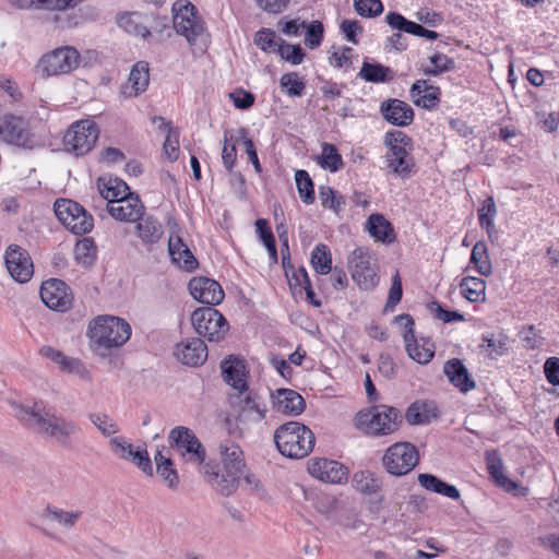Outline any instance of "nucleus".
Listing matches in <instances>:
<instances>
[{
	"mask_svg": "<svg viewBox=\"0 0 559 559\" xmlns=\"http://www.w3.org/2000/svg\"><path fill=\"white\" fill-rule=\"evenodd\" d=\"M15 416L36 433L49 438L62 447L71 444L72 439L80 432V426L64 416L47 409L43 402L32 406L12 404Z\"/></svg>",
	"mask_w": 559,
	"mask_h": 559,
	"instance_id": "obj_1",
	"label": "nucleus"
},
{
	"mask_svg": "<svg viewBox=\"0 0 559 559\" xmlns=\"http://www.w3.org/2000/svg\"><path fill=\"white\" fill-rule=\"evenodd\" d=\"M278 452L288 459H304L316 443L314 433L299 421H287L278 426L273 435Z\"/></svg>",
	"mask_w": 559,
	"mask_h": 559,
	"instance_id": "obj_2",
	"label": "nucleus"
},
{
	"mask_svg": "<svg viewBox=\"0 0 559 559\" xmlns=\"http://www.w3.org/2000/svg\"><path fill=\"white\" fill-rule=\"evenodd\" d=\"M87 336L97 348H117L130 338L131 326L118 317L99 316L90 322Z\"/></svg>",
	"mask_w": 559,
	"mask_h": 559,
	"instance_id": "obj_3",
	"label": "nucleus"
},
{
	"mask_svg": "<svg viewBox=\"0 0 559 559\" xmlns=\"http://www.w3.org/2000/svg\"><path fill=\"white\" fill-rule=\"evenodd\" d=\"M384 143L388 146L385 155L388 168L396 176L405 179L413 174L415 163L411 155L412 140L403 131L386 132Z\"/></svg>",
	"mask_w": 559,
	"mask_h": 559,
	"instance_id": "obj_4",
	"label": "nucleus"
},
{
	"mask_svg": "<svg viewBox=\"0 0 559 559\" xmlns=\"http://www.w3.org/2000/svg\"><path fill=\"white\" fill-rule=\"evenodd\" d=\"M401 423L399 409L386 405H377L357 414V426L368 435L385 436L397 430Z\"/></svg>",
	"mask_w": 559,
	"mask_h": 559,
	"instance_id": "obj_5",
	"label": "nucleus"
},
{
	"mask_svg": "<svg viewBox=\"0 0 559 559\" xmlns=\"http://www.w3.org/2000/svg\"><path fill=\"white\" fill-rule=\"evenodd\" d=\"M168 442L185 462L200 468L205 464L206 450L190 428L186 426L173 428L168 433Z\"/></svg>",
	"mask_w": 559,
	"mask_h": 559,
	"instance_id": "obj_6",
	"label": "nucleus"
},
{
	"mask_svg": "<svg viewBox=\"0 0 559 559\" xmlns=\"http://www.w3.org/2000/svg\"><path fill=\"white\" fill-rule=\"evenodd\" d=\"M99 129L92 119L73 122L63 136L64 151L75 156H83L95 145Z\"/></svg>",
	"mask_w": 559,
	"mask_h": 559,
	"instance_id": "obj_7",
	"label": "nucleus"
},
{
	"mask_svg": "<svg viewBox=\"0 0 559 559\" xmlns=\"http://www.w3.org/2000/svg\"><path fill=\"white\" fill-rule=\"evenodd\" d=\"M191 322L195 332L211 343L222 342L229 324L225 317L213 307H202L191 314Z\"/></svg>",
	"mask_w": 559,
	"mask_h": 559,
	"instance_id": "obj_8",
	"label": "nucleus"
},
{
	"mask_svg": "<svg viewBox=\"0 0 559 559\" xmlns=\"http://www.w3.org/2000/svg\"><path fill=\"white\" fill-rule=\"evenodd\" d=\"M53 210L59 222L74 235H84L93 229V216L78 202L59 199Z\"/></svg>",
	"mask_w": 559,
	"mask_h": 559,
	"instance_id": "obj_9",
	"label": "nucleus"
},
{
	"mask_svg": "<svg viewBox=\"0 0 559 559\" xmlns=\"http://www.w3.org/2000/svg\"><path fill=\"white\" fill-rule=\"evenodd\" d=\"M0 140L24 150H33L37 145L28 122L23 117L12 114L0 118Z\"/></svg>",
	"mask_w": 559,
	"mask_h": 559,
	"instance_id": "obj_10",
	"label": "nucleus"
},
{
	"mask_svg": "<svg viewBox=\"0 0 559 559\" xmlns=\"http://www.w3.org/2000/svg\"><path fill=\"white\" fill-rule=\"evenodd\" d=\"M419 462L416 447L409 442H396L389 447L382 457L386 472L394 476L408 474Z\"/></svg>",
	"mask_w": 559,
	"mask_h": 559,
	"instance_id": "obj_11",
	"label": "nucleus"
},
{
	"mask_svg": "<svg viewBox=\"0 0 559 559\" xmlns=\"http://www.w3.org/2000/svg\"><path fill=\"white\" fill-rule=\"evenodd\" d=\"M174 28L193 44L204 32V23L198 15L195 7L188 1H176L173 4Z\"/></svg>",
	"mask_w": 559,
	"mask_h": 559,
	"instance_id": "obj_12",
	"label": "nucleus"
},
{
	"mask_svg": "<svg viewBox=\"0 0 559 559\" xmlns=\"http://www.w3.org/2000/svg\"><path fill=\"white\" fill-rule=\"evenodd\" d=\"M79 63V51L71 46H64L44 55L38 68L46 76H52L68 74L76 69Z\"/></svg>",
	"mask_w": 559,
	"mask_h": 559,
	"instance_id": "obj_13",
	"label": "nucleus"
},
{
	"mask_svg": "<svg viewBox=\"0 0 559 559\" xmlns=\"http://www.w3.org/2000/svg\"><path fill=\"white\" fill-rule=\"evenodd\" d=\"M348 266L353 281L365 290L372 289L378 284L376 267L371 263V255L365 248L355 249L348 257Z\"/></svg>",
	"mask_w": 559,
	"mask_h": 559,
	"instance_id": "obj_14",
	"label": "nucleus"
},
{
	"mask_svg": "<svg viewBox=\"0 0 559 559\" xmlns=\"http://www.w3.org/2000/svg\"><path fill=\"white\" fill-rule=\"evenodd\" d=\"M396 321L402 322L405 331L403 338L408 356L418 364H428L435 356V345L429 340H423L421 343L415 337V322L409 314H400L395 317Z\"/></svg>",
	"mask_w": 559,
	"mask_h": 559,
	"instance_id": "obj_15",
	"label": "nucleus"
},
{
	"mask_svg": "<svg viewBox=\"0 0 559 559\" xmlns=\"http://www.w3.org/2000/svg\"><path fill=\"white\" fill-rule=\"evenodd\" d=\"M200 473L215 491L226 497L236 491L242 475L233 471L221 469L217 464L211 462L202 465Z\"/></svg>",
	"mask_w": 559,
	"mask_h": 559,
	"instance_id": "obj_16",
	"label": "nucleus"
},
{
	"mask_svg": "<svg viewBox=\"0 0 559 559\" xmlns=\"http://www.w3.org/2000/svg\"><path fill=\"white\" fill-rule=\"evenodd\" d=\"M40 298L49 309L59 312L68 311L73 302L69 286L58 278H50L41 284Z\"/></svg>",
	"mask_w": 559,
	"mask_h": 559,
	"instance_id": "obj_17",
	"label": "nucleus"
},
{
	"mask_svg": "<svg viewBox=\"0 0 559 559\" xmlns=\"http://www.w3.org/2000/svg\"><path fill=\"white\" fill-rule=\"evenodd\" d=\"M5 266L13 280L26 283L34 273V266L27 250L17 245H10L4 254Z\"/></svg>",
	"mask_w": 559,
	"mask_h": 559,
	"instance_id": "obj_18",
	"label": "nucleus"
},
{
	"mask_svg": "<svg viewBox=\"0 0 559 559\" xmlns=\"http://www.w3.org/2000/svg\"><path fill=\"white\" fill-rule=\"evenodd\" d=\"M139 14H127L119 19V25L128 33L142 37L148 44H159L163 41V32L168 28L166 20H154L155 25L148 28L146 25L140 23Z\"/></svg>",
	"mask_w": 559,
	"mask_h": 559,
	"instance_id": "obj_19",
	"label": "nucleus"
},
{
	"mask_svg": "<svg viewBox=\"0 0 559 559\" xmlns=\"http://www.w3.org/2000/svg\"><path fill=\"white\" fill-rule=\"evenodd\" d=\"M139 14H127L119 19V25L128 33L142 37L148 44H159L163 41V32L168 28L166 20H154L155 25L148 28L146 25L140 23Z\"/></svg>",
	"mask_w": 559,
	"mask_h": 559,
	"instance_id": "obj_20",
	"label": "nucleus"
},
{
	"mask_svg": "<svg viewBox=\"0 0 559 559\" xmlns=\"http://www.w3.org/2000/svg\"><path fill=\"white\" fill-rule=\"evenodd\" d=\"M107 212L112 218L119 222L134 223L138 222L145 212V206L140 197L135 193L114 200L106 204Z\"/></svg>",
	"mask_w": 559,
	"mask_h": 559,
	"instance_id": "obj_21",
	"label": "nucleus"
},
{
	"mask_svg": "<svg viewBox=\"0 0 559 559\" xmlns=\"http://www.w3.org/2000/svg\"><path fill=\"white\" fill-rule=\"evenodd\" d=\"M191 296L206 307L221 304L225 297L222 286L209 277H194L189 282Z\"/></svg>",
	"mask_w": 559,
	"mask_h": 559,
	"instance_id": "obj_22",
	"label": "nucleus"
},
{
	"mask_svg": "<svg viewBox=\"0 0 559 559\" xmlns=\"http://www.w3.org/2000/svg\"><path fill=\"white\" fill-rule=\"evenodd\" d=\"M308 471L313 477L331 484H341L348 476V471L343 464L321 457L310 460Z\"/></svg>",
	"mask_w": 559,
	"mask_h": 559,
	"instance_id": "obj_23",
	"label": "nucleus"
},
{
	"mask_svg": "<svg viewBox=\"0 0 559 559\" xmlns=\"http://www.w3.org/2000/svg\"><path fill=\"white\" fill-rule=\"evenodd\" d=\"M486 464L490 477L498 487L504 489L507 492H513L516 496L526 495V488L521 487L518 483L504 475L502 460L496 450L486 452Z\"/></svg>",
	"mask_w": 559,
	"mask_h": 559,
	"instance_id": "obj_24",
	"label": "nucleus"
},
{
	"mask_svg": "<svg viewBox=\"0 0 559 559\" xmlns=\"http://www.w3.org/2000/svg\"><path fill=\"white\" fill-rule=\"evenodd\" d=\"M175 355L183 365L197 367L207 359V347L199 337L188 338L177 344Z\"/></svg>",
	"mask_w": 559,
	"mask_h": 559,
	"instance_id": "obj_25",
	"label": "nucleus"
},
{
	"mask_svg": "<svg viewBox=\"0 0 559 559\" xmlns=\"http://www.w3.org/2000/svg\"><path fill=\"white\" fill-rule=\"evenodd\" d=\"M273 407L282 414L298 416L306 408L305 399L295 390L277 389L271 392Z\"/></svg>",
	"mask_w": 559,
	"mask_h": 559,
	"instance_id": "obj_26",
	"label": "nucleus"
},
{
	"mask_svg": "<svg viewBox=\"0 0 559 559\" xmlns=\"http://www.w3.org/2000/svg\"><path fill=\"white\" fill-rule=\"evenodd\" d=\"M380 112L389 123L397 127L409 126L414 120L413 108L397 98L384 100L380 106Z\"/></svg>",
	"mask_w": 559,
	"mask_h": 559,
	"instance_id": "obj_27",
	"label": "nucleus"
},
{
	"mask_svg": "<svg viewBox=\"0 0 559 559\" xmlns=\"http://www.w3.org/2000/svg\"><path fill=\"white\" fill-rule=\"evenodd\" d=\"M150 83V69L146 61H138L131 69L128 82L121 86L126 98H133L145 92Z\"/></svg>",
	"mask_w": 559,
	"mask_h": 559,
	"instance_id": "obj_28",
	"label": "nucleus"
},
{
	"mask_svg": "<svg viewBox=\"0 0 559 559\" xmlns=\"http://www.w3.org/2000/svg\"><path fill=\"white\" fill-rule=\"evenodd\" d=\"M443 372L449 382L457 388L461 392L467 393L475 389L476 383L465 367L463 361L459 358H452L444 362Z\"/></svg>",
	"mask_w": 559,
	"mask_h": 559,
	"instance_id": "obj_29",
	"label": "nucleus"
},
{
	"mask_svg": "<svg viewBox=\"0 0 559 559\" xmlns=\"http://www.w3.org/2000/svg\"><path fill=\"white\" fill-rule=\"evenodd\" d=\"M218 454L225 471L243 474L246 467L241 448L229 439H224L218 444Z\"/></svg>",
	"mask_w": 559,
	"mask_h": 559,
	"instance_id": "obj_30",
	"label": "nucleus"
},
{
	"mask_svg": "<svg viewBox=\"0 0 559 559\" xmlns=\"http://www.w3.org/2000/svg\"><path fill=\"white\" fill-rule=\"evenodd\" d=\"M409 93L415 105L426 109L436 108L440 102V88L429 85L426 80L416 81L412 85Z\"/></svg>",
	"mask_w": 559,
	"mask_h": 559,
	"instance_id": "obj_31",
	"label": "nucleus"
},
{
	"mask_svg": "<svg viewBox=\"0 0 559 559\" xmlns=\"http://www.w3.org/2000/svg\"><path fill=\"white\" fill-rule=\"evenodd\" d=\"M385 22L393 28L400 32H404L411 35L424 37L430 40H435L439 37V34L435 31H429L423 25L407 20L401 13L389 12L385 16Z\"/></svg>",
	"mask_w": 559,
	"mask_h": 559,
	"instance_id": "obj_32",
	"label": "nucleus"
},
{
	"mask_svg": "<svg viewBox=\"0 0 559 559\" xmlns=\"http://www.w3.org/2000/svg\"><path fill=\"white\" fill-rule=\"evenodd\" d=\"M168 251L173 262L178 266L187 271H193L198 266L197 259L182 241L181 237L170 235L168 239Z\"/></svg>",
	"mask_w": 559,
	"mask_h": 559,
	"instance_id": "obj_33",
	"label": "nucleus"
},
{
	"mask_svg": "<svg viewBox=\"0 0 559 559\" xmlns=\"http://www.w3.org/2000/svg\"><path fill=\"white\" fill-rule=\"evenodd\" d=\"M135 223V234L143 245L157 243L164 234L162 223L153 215L142 216Z\"/></svg>",
	"mask_w": 559,
	"mask_h": 559,
	"instance_id": "obj_34",
	"label": "nucleus"
},
{
	"mask_svg": "<svg viewBox=\"0 0 559 559\" xmlns=\"http://www.w3.org/2000/svg\"><path fill=\"white\" fill-rule=\"evenodd\" d=\"M222 373L225 382L235 390L243 392L247 389L246 366L240 359H225L222 362Z\"/></svg>",
	"mask_w": 559,
	"mask_h": 559,
	"instance_id": "obj_35",
	"label": "nucleus"
},
{
	"mask_svg": "<svg viewBox=\"0 0 559 559\" xmlns=\"http://www.w3.org/2000/svg\"><path fill=\"white\" fill-rule=\"evenodd\" d=\"M366 228L377 241L391 243L395 240L393 227L382 214H371L367 219Z\"/></svg>",
	"mask_w": 559,
	"mask_h": 559,
	"instance_id": "obj_36",
	"label": "nucleus"
},
{
	"mask_svg": "<svg viewBox=\"0 0 559 559\" xmlns=\"http://www.w3.org/2000/svg\"><path fill=\"white\" fill-rule=\"evenodd\" d=\"M417 479L419 485L428 491L453 500H459L461 497L460 490L455 486L441 480L432 474H419Z\"/></svg>",
	"mask_w": 559,
	"mask_h": 559,
	"instance_id": "obj_37",
	"label": "nucleus"
},
{
	"mask_svg": "<svg viewBox=\"0 0 559 559\" xmlns=\"http://www.w3.org/2000/svg\"><path fill=\"white\" fill-rule=\"evenodd\" d=\"M98 190L102 198L107 203L114 202L132 193L128 185L119 178H110L107 181L99 178L97 181Z\"/></svg>",
	"mask_w": 559,
	"mask_h": 559,
	"instance_id": "obj_38",
	"label": "nucleus"
},
{
	"mask_svg": "<svg viewBox=\"0 0 559 559\" xmlns=\"http://www.w3.org/2000/svg\"><path fill=\"white\" fill-rule=\"evenodd\" d=\"M156 463V473L171 490H177L180 484L177 469L174 467L171 459L163 455L158 450L154 456Z\"/></svg>",
	"mask_w": 559,
	"mask_h": 559,
	"instance_id": "obj_39",
	"label": "nucleus"
},
{
	"mask_svg": "<svg viewBox=\"0 0 559 559\" xmlns=\"http://www.w3.org/2000/svg\"><path fill=\"white\" fill-rule=\"evenodd\" d=\"M82 515L81 510L67 511L53 506H47L43 511L44 519L56 522L67 530L74 527Z\"/></svg>",
	"mask_w": 559,
	"mask_h": 559,
	"instance_id": "obj_40",
	"label": "nucleus"
},
{
	"mask_svg": "<svg viewBox=\"0 0 559 559\" xmlns=\"http://www.w3.org/2000/svg\"><path fill=\"white\" fill-rule=\"evenodd\" d=\"M358 76L366 82L371 83H385L393 79V72L389 67L381 63H370L365 61Z\"/></svg>",
	"mask_w": 559,
	"mask_h": 559,
	"instance_id": "obj_41",
	"label": "nucleus"
},
{
	"mask_svg": "<svg viewBox=\"0 0 559 559\" xmlns=\"http://www.w3.org/2000/svg\"><path fill=\"white\" fill-rule=\"evenodd\" d=\"M480 347L488 352V356L492 359L503 356L509 350V337L502 332L484 335Z\"/></svg>",
	"mask_w": 559,
	"mask_h": 559,
	"instance_id": "obj_42",
	"label": "nucleus"
},
{
	"mask_svg": "<svg viewBox=\"0 0 559 559\" xmlns=\"http://www.w3.org/2000/svg\"><path fill=\"white\" fill-rule=\"evenodd\" d=\"M461 294L471 302H478L485 299L486 283L484 280L474 276H466L460 283Z\"/></svg>",
	"mask_w": 559,
	"mask_h": 559,
	"instance_id": "obj_43",
	"label": "nucleus"
},
{
	"mask_svg": "<svg viewBox=\"0 0 559 559\" xmlns=\"http://www.w3.org/2000/svg\"><path fill=\"white\" fill-rule=\"evenodd\" d=\"M355 488L366 495L377 493L382 486L381 479L370 471H360L353 477Z\"/></svg>",
	"mask_w": 559,
	"mask_h": 559,
	"instance_id": "obj_44",
	"label": "nucleus"
},
{
	"mask_svg": "<svg viewBox=\"0 0 559 559\" xmlns=\"http://www.w3.org/2000/svg\"><path fill=\"white\" fill-rule=\"evenodd\" d=\"M318 164L324 168L329 169L332 173L340 170L343 166V159L340 155L335 145L330 143H324L322 145L321 155L318 156Z\"/></svg>",
	"mask_w": 559,
	"mask_h": 559,
	"instance_id": "obj_45",
	"label": "nucleus"
},
{
	"mask_svg": "<svg viewBox=\"0 0 559 559\" xmlns=\"http://www.w3.org/2000/svg\"><path fill=\"white\" fill-rule=\"evenodd\" d=\"M471 263H473L479 274L489 276L491 274V262L489 260L487 246L484 241L474 245L471 253Z\"/></svg>",
	"mask_w": 559,
	"mask_h": 559,
	"instance_id": "obj_46",
	"label": "nucleus"
},
{
	"mask_svg": "<svg viewBox=\"0 0 559 559\" xmlns=\"http://www.w3.org/2000/svg\"><path fill=\"white\" fill-rule=\"evenodd\" d=\"M311 264L317 273L325 275L332 270V258L328 246L319 243L311 253Z\"/></svg>",
	"mask_w": 559,
	"mask_h": 559,
	"instance_id": "obj_47",
	"label": "nucleus"
},
{
	"mask_svg": "<svg viewBox=\"0 0 559 559\" xmlns=\"http://www.w3.org/2000/svg\"><path fill=\"white\" fill-rule=\"evenodd\" d=\"M295 181L301 201L305 204H312L316 200L314 186L309 174L304 169L297 170L295 173Z\"/></svg>",
	"mask_w": 559,
	"mask_h": 559,
	"instance_id": "obj_48",
	"label": "nucleus"
},
{
	"mask_svg": "<svg viewBox=\"0 0 559 559\" xmlns=\"http://www.w3.org/2000/svg\"><path fill=\"white\" fill-rule=\"evenodd\" d=\"M241 411L242 413H252V419L255 421H260L265 417L266 408L264 402L261 397L250 391L246 394V396L241 401Z\"/></svg>",
	"mask_w": 559,
	"mask_h": 559,
	"instance_id": "obj_49",
	"label": "nucleus"
},
{
	"mask_svg": "<svg viewBox=\"0 0 559 559\" xmlns=\"http://www.w3.org/2000/svg\"><path fill=\"white\" fill-rule=\"evenodd\" d=\"M431 405L426 402H415L406 411L405 419L411 425L429 423Z\"/></svg>",
	"mask_w": 559,
	"mask_h": 559,
	"instance_id": "obj_50",
	"label": "nucleus"
},
{
	"mask_svg": "<svg viewBox=\"0 0 559 559\" xmlns=\"http://www.w3.org/2000/svg\"><path fill=\"white\" fill-rule=\"evenodd\" d=\"M280 84L288 96L300 97L304 95L306 90V84L299 78L297 72L283 74L280 80Z\"/></svg>",
	"mask_w": 559,
	"mask_h": 559,
	"instance_id": "obj_51",
	"label": "nucleus"
},
{
	"mask_svg": "<svg viewBox=\"0 0 559 559\" xmlns=\"http://www.w3.org/2000/svg\"><path fill=\"white\" fill-rule=\"evenodd\" d=\"M319 199L323 207L331 209L335 213H338L345 205L344 198L329 186L319 187Z\"/></svg>",
	"mask_w": 559,
	"mask_h": 559,
	"instance_id": "obj_52",
	"label": "nucleus"
},
{
	"mask_svg": "<svg viewBox=\"0 0 559 559\" xmlns=\"http://www.w3.org/2000/svg\"><path fill=\"white\" fill-rule=\"evenodd\" d=\"M277 53L281 56L282 59H284L286 62L293 66L300 64L305 58V51L300 47V45L287 44L282 38H280Z\"/></svg>",
	"mask_w": 559,
	"mask_h": 559,
	"instance_id": "obj_53",
	"label": "nucleus"
},
{
	"mask_svg": "<svg viewBox=\"0 0 559 559\" xmlns=\"http://www.w3.org/2000/svg\"><path fill=\"white\" fill-rule=\"evenodd\" d=\"M88 419L105 437L119 432L117 423L107 414L91 413Z\"/></svg>",
	"mask_w": 559,
	"mask_h": 559,
	"instance_id": "obj_54",
	"label": "nucleus"
},
{
	"mask_svg": "<svg viewBox=\"0 0 559 559\" xmlns=\"http://www.w3.org/2000/svg\"><path fill=\"white\" fill-rule=\"evenodd\" d=\"M240 139H234L233 134H229L228 131L224 133V146L222 150V159L223 165L229 173L231 171L236 160H237V148L236 143Z\"/></svg>",
	"mask_w": 559,
	"mask_h": 559,
	"instance_id": "obj_55",
	"label": "nucleus"
},
{
	"mask_svg": "<svg viewBox=\"0 0 559 559\" xmlns=\"http://www.w3.org/2000/svg\"><path fill=\"white\" fill-rule=\"evenodd\" d=\"M96 247L91 238H84L75 245L74 254L78 262L90 265L95 259Z\"/></svg>",
	"mask_w": 559,
	"mask_h": 559,
	"instance_id": "obj_56",
	"label": "nucleus"
},
{
	"mask_svg": "<svg viewBox=\"0 0 559 559\" xmlns=\"http://www.w3.org/2000/svg\"><path fill=\"white\" fill-rule=\"evenodd\" d=\"M254 44L263 51L277 52L280 38L274 31L263 28L255 34Z\"/></svg>",
	"mask_w": 559,
	"mask_h": 559,
	"instance_id": "obj_57",
	"label": "nucleus"
},
{
	"mask_svg": "<svg viewBox=\"0 0 559 559\" xmlns=\"http://www.w3.org/2000/svg\"><path fill=\"white\" fill-rule=\"evenodd\" d=\"M519 335L524 343V347L527 349H536L544 344L545 338L542 331L537 330L535 325H526L522 328Z\"/></svg>",
	"mask_w": 559,
	"mask_h": 559,
	"instance_id": "obj_58",
	"label": "nucleus"
},
{
	"mask_svg": "<svg viewBox=\"0 0 559 559\" xmlns=\"http://www.w3.org/2000/svg\"><path fill=\"white\" fill-rule=\"evenodd\" d=\"M354 8L362 17H376L383 11L380 0H354Z\"/></svg>",
	"mask_w": 559,
	"mask_h": 559,
	"instance_id": "obj_59",
	"label": "nucleus"
},
{
	"mask_svg": "<svg viewBox=\"0 0 559 559\" xmlns=\"http://www.w3.org/2000/svg\"><path fill=\"white\" fill-rule=\"evenodd\" d=\"M61 371L76 376L78 378L86 382L92 381L90 370L86 368L85 364L79 358L68 357Z\"/></svg>",
	"mask_w": 559,
	"mask_h": 559,
	"instance_id": "obj_60",
	"label": "nucleus"
},
{
	"mask_svg": "<svg viewBox=\"0 0 559 559\" xmlns=\"http://www.w3.org/2000/svg\"><path fill=\"white\" fill-rule=\"evenodd\" d=\"M305 28V45L310 49L318 48L323 38V24L320 21H312Z\"/></svg>",
	"mask_w": 559,
	"mask_h": 559,
	"instance_id": "obj_61",
	"label": "nucleus"
},
{
	"mask_svg": "<svg viewBox=\"0 0 559 559\" xmlns=\"http://www.w3.org/2000/svg\"><path fill=\"white\" fill-rule=\"evenodd\" d=\"M428 309L432 313L433 318L441 320L444 323L464 320V316L462 313H460L459 311L445 310L437 301H431L430 304H428Z\"/></svg>",
	"mask_w": 559,
	"mask_h": 559,
	"instance_id": "obj_62",
	"label": "nucleus"
},
{
	"mask_svg": "<svg viewBox=\"0 0 559 559\" xmlns=\"http://www.w3.org/2000/svg\"><path fill=\"white\" fill-rule=\"evenodd\" d=\"M497 206L492 197H488L483 206L478 210L479 225H487L489 228L495 224Z\"/></svg>",
	"mask_w": 559,
	"mask_h": 559,
	"instance_id": "obj_63",
	"label": "nucleus"
},
{
	"mask_svg": "<svg viewBox=\"0 0 559 559\" xmlns=\"http://www.w3.org/2000/svg\"><path fill=\"white\" fill-rule=\"evenodd\" d=\"M403 295V288H402V281L396 272L394 276L392 277V285L389 290L388 300L385 304V311H393L395 306L401 301Z\"/></svg>",
	"mask_w": 559,
	"mask_h": 559,
	"instance_id": "obj_64",
	"label": "nucleus"
}]
</instances>
